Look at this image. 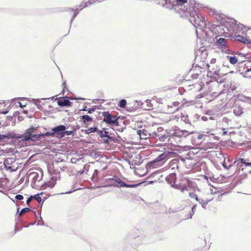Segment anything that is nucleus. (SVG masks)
Listing matches in <instances>:
<instances>
[{
	"mask_svg": "<svg viewBox=\"0 0 251 251\" xmlns=\"http://www.w3.org/2000/svg\"><path fill=\"white\" fill-rule=\"evenodd\" d=\"M216 62V59L215 58H212L210 61V64H215Z\"/></svg>",
	"mask_w": 251,
	"mask_h": 251,
	"instance_id": "5fc2aeb1",
	"label": "nucleus"
},
{
	"mask_svg": "<svg viewBox=\"0 0 251 251\" xmlns=\"http://www.w3.org/2000/svg\"><path fill=\"white\" fill-rule=\"evenodd\" d=\"M100 138L103 140L105 144H108L110 141L114 142H118L117 139H114L112 137H111L110 135H109V132L105 128H103L102 130L98 129L97 132Z\"/></svg>",
	"mask_w": 251,
	"mask_h": 251,
	"instance_id": "6e6552de",
	"label": "nucleus"
},
{
	"mask_svg": "<svg viewBox=\"0 0 251 251\" xmlns=\"http://www.w3.org/2000/svg\"><path fill=\"white\" fill-rule=\"evenodd\" d=\"M234 115L237 117L240 116L243 113V111H233Z\"/></svg>",
	"mask_w": 251,
	"mask_h": 251,
	"instance_id": "a18cd8bd",
	"label": "nucleus"
},
{
	"mask_svg": "<svg viewBox=\"0 0 251 251\" xmlns=\"http://www.w3.org/2000/svg\"><path fill=\"white\" fill-rule=\"evenodd\" d=\"M117 134V137L119 138L120 140L121 139V137L116 133Z\"/></svg>",
	"mask_w": 251,
	"mask_h": 251,
	"instance_id": "69168bd1",
	"label": "nucleus"
},
{
	"mask_svg": "<svg viewBox=\"0 0 251 251\" xmlns=\"http://www.w3.org/2000/svg\"><path fill=\"white\" fill-rule=\"evenodd\" d=\"M168 139V138L167 137V135H166V134L162 135H160L159 137V140L162 142H164Z\"/></svg>",
	"mask_w": 251,
	"mask_h": 251,
	"instance_id": "58836bf2",
	"label": "nucleus"
},
{
	"mask_svg": "<svg viewBox=\"0 0 251 251\" xmlns=\"http://www.w3.org/2000/svg\"><path fill=\"white\" fill-rule=\"evenodd\" d=\"M203 137V134H200L198 136L197 139L198 140H201L202 138Z\"/></svg>",
	"mask_w": 251,
	"mask_h": 251,
	"instance_id": "6e6d98bb",
	"label": "nucleus"
},
{
	"mask_svg": "<svg viewBox=\"0 0 251 251\" xmlns=\"http://www.w3.org/2000/svg\"><path fill=\"white\" fill-rule=\"evenodd\" d=\"M47 198H48L47 197L45 196V197L42 198V200H43V201H46L47 199Z\"/></svg>",
	"mask_w": 251,
	"mask_h": 251,
	"instance_id": "680f3d73",
	"label": "nucleus"
},
{
	"mask_svg": "<svg viewBox=\"0 0 251 251\" xmlns=\"http://www.w3.org/2000/svg\"><path fill=\"white\" fill-rule=\"evenodd\" d=\"M222 166L224 168V169H225L226 170H229L232 166V165L231 164H230L229 166H227L226 165V163L225 162H223L222 163Z\"/></svg>",
	"mask_w": 251,
	"mask_h": 251,
	"instance_id": "79ce46f5",
	"label": "nucleus"
},
{
	"mask_svg": "<svg viewBox=\"0 0 251 251\" xmlns=\"http://www.w3.org/2000/svg\"><path fill=\"white\" fill-rule=\"evenodd\" d=\"M36 223V221L33 222V223H30L29 224L28 226H33Z\"/></svg>",
	"mask_w": 251,
	"mask_h": 251,
	"instance_id": "e2e57ef3",
	"label": "nucleus"
},
{
	"mask_svg": "<svg viewBox=\"0 0 251 251\" xmlns=\"http://www.w3.org/2000/svg\"><path fill=\"white\" fill-rule=\"evenodd\" d=\"M165 2L171 4L173 7H179L181 11L187 13L191 11L195 6L194 4L189 2L188 0H165Z\"/></svg>",
	"mask_w": 251,
	"mask_h": 251,
	"instance_id": "7ed1b4c3",
	"label": "nucleus"
},
{
	"mask_svg": "<svg viewBox=\"0 0 251 251\" xmlns=\"http://www.w3.org/2000/svg\"><path fill=\"white\" fill-rule=\"evenodd\" d=\"M187 183L189 187H191L193 185V182L191 180L187 179Z\"/></svg>",
	"mask_w": 251,
	"mask_h": 251,
	"instance_id": "09e8293b",
	"label": "nucleus"
},
{
	"mask_svg": "<svg viewBox=\"0 0 251 251\" xmlns=\"http://www.w3.org/2000/svg\"><path fill=\"white\" fill-rule=\"evenodd\" d=\"M67 128H69V126L66 127L65 126L62 125L57 126L52 128L51 131H49L45 133V137L46 136L63 137L64 132L65 131V130Z\"/></svg>",
	"mask_w": 251,
	"mask_h": 251,
	"instance_id": "423d86ee",
	"label": "nucleus"
},
{
	"mask_svg": "<svg viewBox=\"0 0 251 251\" xmlns=\"http://www.w3.org/2000/svg\"><path fill=\"white\" fill-rule=\"evenodd\" d=\"M172 154H174L173 151H164L156 158V160L161 165H162L171 157Z\"/></svg>",
	"mask_w": 251,
	"mask_h": 251,
	"instance_id": "9b49d317",
	"label": "nucleus"
},
{
	"mask_svg": "<svg viewBox=\"0 0 251 251\" xmlns=\"http://www.w3.org/2000/svg\"><path fill=\"white\" fill-rule=\"evenodd\" d=\"M227 58L229 59V62L232 64H236L238 61V58L235 56H227Z\"/></svg>",
	"mask_w": 251,
	"mask_h": 251,
	"instance_id": "473e14b6",
	"label": "nucleus"
},
{
	"mask_svg": "<svg viewBox=\"0 0 251 251\" xmlns=\"http://www.w3.org/2000/svg\"><path fill=\"white\" fill-rule=\"evenodd\" d=\"M137 134H138L140 137H141L142 136H143V138H148L147 136L149 135L148 131L146 130L145 129H142V130H138L137 131Z\"/></svg>",
	"mask_w": 251,
	"mask_h": 251,
	"instance_id": "393cba45",
	"label": "nucleus"
},
{
	"mask_svg": "<svg viewBox=\"0 0 251 251\" xmlns=\"http://www.w3.org/2000/svg\"><path fill=\"white\" fill-rule=\"evenodd\" d=\"M99 174V171L96 169L94 170V172L93 173V174L92 176V180L93 182H98L99 181V177H98V175Z\"/></svg>",
	"mask_w": 251,
	"mask_h": 251,
	"instance_id": "bb28decb",
	"label": "nucleus"
},
{
	"mask_svg": "<svg viewBox=\"0 0 251 251\" xmlns=\"http://www.w3.org/2000/svg\"><path fill=\"white\" fill-rule=\"evenodd\" d=\"M165 133L168 138V139L167 140L168 142L169 143H172V140L175 139V136L174 134V128L172 129H166L165 130Z\"/></svg>",
	"mask_w": 251,
	"mask_h": 251,
	"instance_id": "dca6fc26",
	"label": "nucleus"
},
{
	"mask_svg": "<svg viewBox=\"0 0 251 251\" xmlns=\"http://www.w3.org/2000/svg\"><path fill=\"white\" fill-rule=\"evenodd\" d=\"M15 199L17 201H21L24 199V196L21 194H18L16 195Z\"/></svg>",
	"mask_w": 251,
	"mask_h": 251,
	"instance_id": "37998d69",
	"label": "nucleus"
},
{
	"mask_svg": "<svg viewBox=\"0 0 251 251\" xmlns=\"http://www.w3.org/2000/svg\"><path fill=\"white\" fill-rule=\"evenodd\" d=\"M33 199V198L32 197V195L30 196L29 198H27V200H26V204L27 205H29L30 202Z\"/></svg>",
	"mask_w": 251,
	"mask_h": 251,
	"instance_id": "49530a36",
	"label": "nucleus"
},
{
	"mask_svg": "<svg viewBox=\"0 0 251 251\" xmlns=\"http://www.w3.org/2000/svg\"><path fill=\"white\" fill-rule=\"evenodd\" d=\"M209 201H210V200L205 201V200H203L201 199L200 200V201H199V203L201 204V206L204 209H205L206 207V205H207V204H208V203L209 202Z\"/></svg>",
	"mask_w": 251,
	"mask_h": 251,
	"instance_id": "f704fd0d",
	"label": "nucleus"
},
{
	"mask_svg": "<svg viewBox=\"0 0 251 251\" xmlns=\"http://www.w3.org/2000/svg\"><path fill=\"white\" fill-rule=\"evenodd\" d=\"M181 120L184 121L186 124H189L191 125L190 119L187 114L185 113H181Z\"/></svg>",
	"mask_w": 251,
	"mask_h": 251,
	"instance_id": "cd10ccee",
	"label": "nucleus"
},
{
	"mask_svg": "<svg viewBox=\"0 0 251 251\" xmlns=\"http://www.w3.org/2000/svg\"><path fill=\"white\" fill-rule=\"evenodd\" d=\"M18 113L19 114L20 113L18 111H17L15 113V114H14L13 116H7V119L8 120H9V121H13V118L16 116V115H17V114Z\"/></svg>",
	"mask_w": 251,
	"mask_h": 251,
	"instance_id": "c03bdc74",
	"label": "nucleus"
},
{
	"mask_svg": "<svg viewBox=\"0 0 251 251\" xmlns=\"http://www.w3.org/2000/svg\"><path fill=\"white\" fill-rule=\"evenodd\" d=\"M62 86H63V90L61 93H62V95H64L65 94V88H66L67 87V84H66V82H64L63 83Z\"/></svg>",
	"mask_w": 251,
	"mask_h": 251,
	"instance_id": "de8ad7c7",
	"label": "nucleus"
},
{
	"mask_svg": "<svg viewBox=\"0 0 251 251\" xmlns=\"http://www.w3.org/2000/svg\"><path fill=\"white\" fill-rule=\"evenodd\" d=\"M235 39L236 40L241 41L245 44H251V39L249 38H247V36L244 37L240 35H236Z\"/></svg>",
	"mask_w": 251,
	"mask_h": 251,
	"instance_id": "a211bd4d",
	"label": "nucleus"
},
{
	"mask_svg": "<svg viewBox=\"0 0 251 251\" xmlns=\"http://www.w3.org/2000/svg\"><path fill=\"white\" fill-rule=\"evenodd\" d=\"M165 179L168 183L170 184L172 187V184H175L176 179V174L174 173H171L166 177Z\"/></svg>",
	"mask_w": 251,
	"mask_h": 251,
	"instance_id": "ddd939ff",
	"label": "nucleus"
},
{
	"mask_svg": "<svg viewBox=\"0 0 251 251\" xmlns=\"http://www.w3.org/2000/svg\"><path fill=\"white\" fill-rule=\"evenodd\" d=\"M105 182L106 183L103 186L104 187L113 186L116 187L134 188L137 185L136 184L126 183L116 176H114L112 177L106 178Z\"/></svg>",
	"mask_w": 251,
	"mask_h": 251,
	"instance_id": "f03ea898",
	"label": "nucleus"
},
{
	"mask_svg": "<svg viewBox=\"0 0 251 251\" xmlns=\"http://www.w3.org/2000/svg\"><path fill=\"white\" fill-rule=\"evenodd\" d=\"M109 135H110L111 137H112L114 139V134L113 133H110Z\"/></svg>",
	"mask_w": 251,
	"mask_h": 251,
	"instance_id": "338daca9",
	"label": "nucleus"
},
{
	"mask_svg": "<svg viewBox=\"0 0 251 251\" xmlns=\"http://www.w3.org/2000/svg\"><path fill=\"white\" fill-rule=\"evenodd\" d=\"M87 6V4L86 2H84V3H82L80 5V7L81 8V9H83V8L86 7Z\"/></svg>",
	"mask_w": 251,
	"mask_h": 251,
	"instance_id": "603ef678",
	"label": "nucleus"
},
{
	"mask_svg": "<svg viewBox=\"0 0 251 251\" xmlns=\"http://www.w3.org/2000/svg\"><path fill=\"white\" fill-rule=\"evenodd\" d=\"M34 215L35 216V218L36 219V221H42V223L41 224L38 223L37 225H41V226L44 225V221L43 220V218L41 216V212H40V216H39V219H38V217L37 216L36 211H34Z\"/></svg>",
	"mask_w": 251,
	"mask_h": 251,
	"instance_id": "e433bc0d",
	"label": "nucleus"
},
{
	"mask_svg": "<svg viewBox=\"0 0 251 251\" xmlns=\"http://www.w3.org/2000/svg\"><path fill=\"white\" fill-rule=\"evenodd\" d=\"M103 117V122L110 126H121V123L119 121L120 116L113 115L109 112V111H104L102 113Z\"/></svg>",
	"mask_w": 251,
	"mask_h": 251,
	"instance_id": "39448f33",
	"label": "nucleus"
},
{
	"mask_svg": "<svg viewBox=\"0 0 251 251\" xmlns=\"http://www.w3.org/2000/svg\"><path fill=\"white\" fill-rule=\"evenodd\" d=\"M58 105L60 106H70L71 104V102L67 99H60L58 100L57 101Z\"/></svg>",
	"mask_w": 251,
	"mask_h": 251,
	"instance_id": "6ab92c4d",
	"label": "nucleus"
},
{
	"mask_svg": "<svg viewBox=\"0 0 251 251\" xmlns=\"http://www.w3.org/2000/svg\"><path fill=\"white\" fill-rule=\"evenodd\" d=\"M55 184V183H54L50 181H49L48 182H45L43 184H42L41 185V189H45L46 188H47L48 187L52 188L54 186Z\"/></svg>",
	"mask_w": 251,
	"mask_h": 251,
	"instance_id": "4be33fe9",
	"label": "nucleus"
},
{
	"mask_svg": "<svg viewBox=\"0 0 251 251\" xmlns=\"http://www.w3.org/2000/svg\"><path fill=\"white\" fill-rule=\"evenodd\" d=\"M163 130V128L162 127H158L157 129V131L158 132H161Z\"/></svg>",
	"mask_w": 251,
	"mask_h": 251,
	"instance_id": "864d4df0",
	"label": "nucleus"
},
{
	"mask_svg": "<svg viewBox=\"0 0 251 251\" xmlns=\"http://www.w3.org/2000/svg\"><path fill=\"white\" fill-rule=\"evenodd\" d=\"M149 135L150 136H152V137L153 138H155L156 137H159V136H160V134H158V132L157 131H153L152 132V133H149Z\"/></svg>",
	"mask_w": 251,
	"mask_h": 251,
	"instance_id": "a19ab883",
	"label": "nucleus"
},
{
	"mask_svg": "<svg viewBox=\"0 0 251 251\" xmlns=\"http://www.w3.org/2000/svg\"><path fill=\"white\" fill-rule=\"evenodd\" d=\"M81 120L86 124L92 121V118L88 115H84L81 116Z\"/></svg>",
	"mask_w": 251,
	"mask_h": 251,
	"instance_id": "a878e982",
	"label": "nucleus"
},
{
	"mask_svg": "<svg viewBox=\"0 0 251 251\" xmlns=\"http://www.w3.org/2000/svg\"><path fill=\"white\" fill-rule=\"evenodd\" d=\"M19 103L18 102V101L17 100V99H15L13 100L10 105L8 106V108L9 109H17L19 108Z\"/></svg>",
	"mask_w": 251,
	"mask_h": 251,
	"instance_id": "b1692460",
	"label": "nucleus"
},
{
	"mask_svg": "<svg viewBox=\"0 0 251 251\" xmlns=\"http://www.w3.org/2000/svg\"><path fill=\"white\" fill-rule=\"evenodd\" d=\"M43 192H41L40 194H37L34 195H32L33 199H35L39 202H40L42 201V197L41 195H43Z\"/></svg>",
	"mask_w": 251,
	"mask_h": 251,
	"instance_id": "2f4dec72",
	"label": "nucleus"
},
{
	"mask_svg": "<svg viewBox=\"0 0 251 251\" xmlns=\"http://www.w3.org/2000/svg\"><path fill=\"white\" fill-rule=\"evenodd\" d=\"M172 187L179 190L181 192H183L184 191L189 190V189L187 186H186L185 185H181L180 183L173 184H172Z\"/></svg>",
	"mask_w": 251,
	"mask_h": 251,
	"instance_id": "f3484780",
	"label": "nucleus"
},
{
	"mask_svg": "<svg viewBox=\"0 0 251 251\" xmlns=\"http://www.w3.org/2000/svg\"><path fill=\"white\" fill-rule=\"evenodd\" d=\"M97 130H98V128L97 126H93L88 128V129H81V131L86 134H89L90 133L93 132H97Z\"/></svg>",
	"mask_w": 251,
	"mask_h": 251,
	"instance_id": "aec40b11",
	"label": "nucleus"
},
{
	"mask_svg": "<svg viewBox=\"0 0 251 251\" xmlns=\"http://www.w3.org/2000/svg\"><path fill=\"white\" fill-rule=\"evenodd\" d=\"M229 121H230V120H229L226 117H224L223 118V122H225V123H228Z\"/></svg>",
	"mask_w": 251,
	"mask_h": 251,
	"instance_id": "3c124183",
	"label": "nucleus"
},
{
	"mask_svg": "<svg viewBox=\"0 0 251 251\" xmlns=\"http://www.w3.org/2000/svg\"><path fill=\"white\" fill-rule=\"evenodd\" d=\"M142 157L140 154H137L135 157V158L137 159H140Z\"/></svg>",
	"mask_w": 251,
	"mask_h": 251,
	"instance_id": "13d9d810",
	"label": "nucleus"
},
{
	"mask_svg": "<svg viewBox=\"0 0 251 251\" xmlns=\"http://www.w3.org/2000/svg\"><path fill=\"white\" fill-rule=\"evenodd\" d=\"M194 133V131H190L185 129H180L178 126L174 127V134L176 137L179 138H186L189 135Z\"/></svg>",
	"mask_w": 251,
	"mask_h": 251,
	"instance_id": "1a4fd4ad",
	"label": "nucleus"
},
{
	"mask_svg": "<svg viewBox=\"0 0 251 251\" xmlns=\"http://www.w3.org/2000/svg\"><path fill=\"white\" fill-rule=\"evenodd\" d=\"M197 204H195L192 207L191 211L189 213V217H187L186 219H192V216L194 214L196 210V207H197Z\"/></svg>",
	"mask_w": 251,
	"mask_h": 251,
	"instance_id": "72a5a7b5",
	"label": "nucleus"
},
{
	"mask_svg": "<svg viewBox=\"0 0 251 251\" xmlns=\"http://www.w3.org/2000/svg\"><path fill=\"white\" fill-rule=\"evenodd\" d=\"M212 111H205V115L202 116H201L198 114H195L193 116V117H191V119H192L193 121L199 120L200 119L203 121H207L208 119L210 120H216V118L218 117V115L217 114L213 113Z\"/></svg>",
	"mask_w": 251,
	"mask_h": 251,
	"instance_id": "0eeeda50",
	"label": "nucleus"
},
{
	"mask_svg": "<svg viewBox=\"0 0 251 251\" xmlns=\"http://www.w3.org/2000/svg\"><path fill=\"white\" fill-rule=\"evenodd\" d=\"M115 127H112L114 130L117 131L118 132H123L126 128V125L125 124V122H122V125L121 124V126H115Z\"/></svg>",
	"mask_w": 251,
	"mask_h": 251,
	"instance_id": "5701e85b",
	"label": "nucleus"
},
{
	"mask_svg": "<svg viewBox=\"0 0 251 251\" xmlns=\"http://www.w3.org/2000/svg\"><path fill=\"white\" fill-rule=\"evenodd\" d=\"M189 197L191 198H195V200L198 201L199 202V201H200V200L201 199L199 198L196 194H195L193 192H189Z\"/></svg>",
	"mask_w": 251,
	"mask_h": 251,
	"instance_id": "4c0bfd02",
	"label": "nucleus"
},
{
	"mask_svg": "<svg viewBox=\"0 0 251 251\" xmlns=\"http://www.w3.org/2000/svg\"><path fill=\"white\" fill-rule=\"evenodd\" d=\"M9 111H2L0 113L3 115H6V114H7L8 113Z\"/></svg>",
	"mask_w": 251,
	"mask_h": 251,
	"instance_id": "4d7b16f0",
	"label": "nucleus"
},
{
	"mask_svg": "<svg viewBox=\"0 0 251 251\" xmlns=\"http://www.w3.org/2000/svg\"><path fill=\"white\" fill-rule=\"evenodd\" d=\"M71 11L72 12H74L73 19H74L78 13L77 9L73 10V9H72Z\"/></svg>",
	"mask_w": 251,
	"mask_h": 251,
	"instance_id": "8fccbe9b",
	"label": "nucleus"
},
{
	"mask_svg": "<svg viewBox=\"0 0 251 251\" xmlns=\"http://www.w3.org/2000/svg\"><path fill=\"white\" fill-rule=\"evenodd\" d=\"M188 13L191 17L194 18L193 21L195 26L200 28H204L206 26L204 17L199 13V9L195 5L191 9V11Z\"/></svg>",
	"mask_w": 251,
	"mask_h": 251,
	"instance_id": "20e7f679",
	"label": "nucleus"
},
{
	"mask_svg": "<svg viewBox=\"0 0 251 251\" xmlns=\"http://www.w3.org/2000/svg\"><path fill=\"white\" fill-rule=\"evenodd\" d=\"M5 139L14 140V132H8L5 134L0 133V142L4 141Z\"/></svg>",
	"mask_w": 251,
	"mask_h": 251,
	"instance_id": "2eb2a0df",
	"label": "nucleus"
},
{
	"mask_svg": "<svg viewBox=\"0 0 251 251\" xmlns=\"http://www.w3.org/2000/svg\"><path fill=\"white\" fill-rule=\"evenodd\" d=\"M37 130V127L31 126L29 128L25 130L24 134H20L14 132V140H19V142L24 143L28 141H38L42 138L45 137V134L44 133H35Z\"/></svg>",
	"mask_w": 251,
	"mask_h": 251,
	"instance_id": "f257e3e1",
	"label": "nucleus"
},
{
	"mask_svg": "<svg viewBox=\"0 0 251 251\" xmlns=\"http://www.w3.org/2000/svg\"><path fill=\"white\" fill-rule=\"evenodd\" d=\"M226 40L224 38H221L219 39L217 41L218 45L219 46H221V47H226Z\"/></svg>",
	"mask_w": 251,
	"mask_h": 251,
	"instance_id": "7c9ffc66",
	"label": "nucleus"
},
{
	"mask_svg": "<svg viewBox=\"0 0 251 251\" xmlns=\"http://www.w3.org/2000/svg\"><path fill=\"white\" fill-rule=\"evenodd\" d=\"M223 135H226L227 131L226 130V129H223Z\"/></svg>",
	"mask_w": 251,
	"mask_h": 251,
	"instance_id": "bf43d9fd",
	"label": "nucleus"
},
{
	"mask_svg": "<svg viewBox=\"0 0 251 251\" xmlns=\"http://www.w3.org/2000/svg\"><path fill=\"white\" fill-rule=\"evenodd\" d=\"M30 210V209L28 207H25V208L22 209V210H21V211L20 212V213L19 214V216H21L23 213L29 212Z\"/></svg>",
	"mask_w": 251,
	"mask_h": 251,
	"instance_id": "ea45409f",
	"label": "nucleus"
},
{
	"mask_svg": "<svg viewBox=\"0 0 251 251\" xmlns=\"http://www.w3.org/2000/svg\"><path fill=\"white\" fill-rule=\"evenodd\" d=\"M31 176H33L32 180L31 182V185H32V183L34 182V183L36 181H39L41 178L39 179V175L37 172H32L31 174Z\"/></svg>",
	"mask_w": 251,
	"mask_h": 251,
	"instance_id": "c85d7f7f",
	"label": "nucleus"
},
{
	"mask_svg": "<svg viewBox=\"0 0 251 251\" xmlns=\"http://www.w3.org/2000/svg\"><path fill=\"white\" fill-rule=\"evenodd\" d=\"M207 67L208 69H209L208 72V75H209L211 77L212 76V75H219V70L218 69H214V68H212L210 70V65L209 64L207 65Z\"/></svg>",
	"mask_w": 251,
	"mask_h": 251,
	"instance_id": "412c9836",
	"label": "nucleus"
},
{
	"mask_svg": "<svg viewBox=\"0 0 251 251\" xmlns=\"http://www.w3.org/2000/svg\"><path fill=\"white\" fill-rule=\"evenodd\" d=\"M17 100L19 103V108L22 109H24L31 104V102L25 98H17Z\"/></svg>",
	"mask_w": 251,
	"mask_h": 251,
	"instance_id": "f8f14e48",
	"label": "nucleus"
},
{
	"mask_svg": "<svg viewBox=\"0 0 251 251\" xmlns=\"http://www.w3.org/2000/svg\"><path fill=\"white\" fill-rule=\"evenodd\" d=\"M85 167H86V165L84 166V167H83V169L82 170H80V171L79 172V173H80V174H83V173H84V169H85Z\"/></svg>",
	"mask_w": 251,
	"mask_h": 251,
	"instance_id": "052dcab7",
	"label": "nucleus"
},
{
	"mask_svg": "<svg viewBox=\"0 0 251 251\" xmlns=\"http://www.w3.org/2000/svg\"><path fill=\"white\" fill-rule=\"evenodd\" d=\"M126 100L125 99H123V100H121L119 103H118V106L122 108H124L126 107Z\"/></svg>",
	"mask_w": 251,
	"mask_h": 251,
	"instance_id": "c9c22d12",
	"label": "nucleus"
},
{
	"mask_svg": "<svg viewBox=\"0 0 251 251\" xmlns=\"http://www.w3.org/2000/svg\"><path fill=\"white\" fill-rule=\"evenodd\" d=\"M18 230V229H17V227L15 226V229H14L15 233H16Z\"/></svg>",
	"mask_w": 251,
	"mask_h": 251,
	"instance_id": "0e129e2a",
	"label": "nucleus"
},
{
	"mask_svg": "<svg viewBox=\"0 0 251 251\" xmlns=\"http://www.w3.org/2000/svg\"><path fill=\"white\" fill-rule=\"evenodd\" d=\"M237 163V166L241 169L242 171L246 169V167H251V160L248 158L245 159L243 158H239L235 162Z\"/></svg>",
	"mask_w": 251,
	"mask_h": 251,
	"instance_id": "9d476101",
	"label": "nucleus"
},
{
	"mask_svg": "<svg viewBox=\"0 0 251 251\" xmlns=\"http://www.w3.org/2000/svg\"><path fill=\"white\" fill-rule=\"evenodd\" d=\"M88 111V114H91L93 112H94V111Z\"/></svg>",
	"mask_w": 251,
	"mask_h": 251,
	"instance_id": "774afa93",
	"label": "nucleus"
},
{
	"mask_svg": "<svg viewBox=\"0 0 251 251\" xmlns=\"http://www.w3.org/2000/svg\"><path fill=\"white\" fill-rule=\"evenodd\" d=\"M160 166L161 165L158 162L155 158L153 160L148 162L146 165V167L147 169H151L157 168Z\"/></svg>",
	"mask_w": 251,
	"mask_h": 251,
	"instance_id": "4468645a",
	"label": "nucleus"
},
{
	"mask_svg": "<svg viewBox=\"0 0 251 251\" xmlns=\"http://www.w3.org/2000/svg\"><path fill=\"white\" fill-rule=\"evenodd\" d=\"M71 129V130H66L65 129L63 133V136L65 135L69 136L73 135L74 131L76 130L77 128L75 126H72Z\"/></svg>",
	"mask_w": 251,
	"mask_h": 251,
	"instance_id": "c756f323",
	"label": "nucleus"
}]
</instances>
